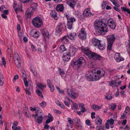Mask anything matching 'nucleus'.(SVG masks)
<instances>
[{
  "mask_svg": "<svg viewBox=\"0 0 130 130\" xmlns=\"http://www.w3.org/2000/svg\"><path fill=\"white\" fill-rule=\"evenodd\" d=\"M109 20L104 18L101 20L96 21L95 22V29L97 34L104 35L108 31L107 25Z\"/></svg>",
  "mask_w": 130,
  "mask_h": 130,
  "instance_id": "obj_1",
  "label": "nucleus"
},
{
  "mask_svg": "<svg viewBox=\"0 0 130 130\" xmlns=\"http://www.w3.org/2000/svg\"><path fill=\"white\" fill-rule=\"evenodd\" d=\"M105 73H102L100 70L96 71L94 69L87 72L86 75L87 78L89 81H93L98 80L101 77L104 76Z\"/></svg>",
  "mask_w": 130,
  "mask_h": 130,
  "instance_id": "obj_2",
  "label": "nucleus"
},
{
  "mask_svg": "<svg viewBox=\"0 0 130 130\" xmlns=\"http://www.w3.org/2000/svg\"><path fill=\"white\" fill-rule=\"evenodd\" d=\"M37 3L32 2L30 5L29 7L26 12L25 15L28 18L30 19L31 16L33 15L34 12L36 10L37 8Z\"/></svg>",
  "mask_w": 130,
  "mask_h": 130,
  "instance_id": "obj_3",
  "label": "nucleus"
},
{
  "mask_svg": "<svg viewBox=\"0 0 130 130\" xmlns=\"http://www.w3.org/2000/svg\"><path fill=\"white\" fill-rule=\"evenodd\" d=\"M116 37L114 35H109L107 37L108 41L107 48L109 50H112L113 44L115 40Z\"/></svg>",
  "mask_w": 130,
  "mask_h": 130,
  "instance_id": "obj_4",
  "label": "nucleus"
},
{
  "mask_svg": "<svg viewBox=\"0 0 130 130\" xmlns=\"http://www.w3.org/2000/svg\"><path fill=\"white\" fill-rule=\"evenodd\" d=\"M90 53H87L89 58L93 60H100L103 58V57L100 55L91 51Z\"/></svg>",
  "mask_w": 130,
  "mask_h": 130,
  "instance_id": "obj_5",
  "label": "nucleus"
},
{
  "mask_svg": "<svg viewBox=\"0 0 130 130\" xmlns=\"http://www.w3.org/2000/svg\"><path fill=\"white\" fill-rule=\"evenodd\" d=\"M84 63L85 65L86 64V63L85 59L83 57H80L76 61L73 62L71 63V65L73 66H75L77 69H78L80 68L82 66V64Z\"/></svg>",
  "mask_w": 130,
  "mask_h": 130,
  "instance_id": "obj_6",
  "label": "nucleus"
},
{
  "mask_svg": "<svg viewBox=\"0 0 130 130\" xmlns=\"http://www.w3.org/2000/svg\"><path fill=\"white\" fill-rule=\"evenodd\" d=\"M66 17L67 19V25L68 28L70 30L72 28L73 22H75L76 19L74 17H71L67 14H66Z\"/></svg>",
  "mask_w": 130,
  "mask_h": 130,
  "instance_id": "obj_7",
  "label": "nucleus"
},
{
  "mask_svg": "<svg viewBox=\"0 0 130 130\" xmlns=\"http://www.w3.org/2000/svg\"><path fill=\"white\" fill-rule=\"evenodd\" d=\"M32 23L34 26L39 28L42 24V21L40 17H36L33 19Z\"/></svg>",
  "mask_w": 130,
  "mask_h": 130,
  "instance_id": "obj_8",
  "label": "nucleus"
},
{
  "mask_svg": "<svg viewBox=\"0 0 130 130\" xmlns=\"http://www.w3.org/2000/svg\"><path fill=\"white\" fill-rule=\"evenodd\" d=\"M63 28V25L61 23H59L55 29V34L58 36H60L62 34L61 30Z\"/></svg>",
  "mask_w": 130,
  "mask_h": 130,
  "instance_id": "obj_9",
  "label": "nucleus"
},
{
  "mask_svg": "<svg viewBox=\"0 0 130 130\" xmlns=\"http://www.w3.org/2000/svg\"><path fill=\"white\" fill-rule=\"evenodd\" d=\"M78 36L79 38L82 40H84L86 38V33L84 28H83L81 29Z\"/></svg>",
  "mask_w": 130,
  "mask_h": 130,
  "instance_id": "obj_10",
  "label": "nucleus"
},
{
  "mask_svg": "<svg viewBox=\"0 0 130 130\" xmlns=\"http://www.w3.org/2000/svg\"><path fill=\"white\" fill-rule=\"evenodd\" d=\"M117 24L115 22L111 19L109 20L108 25L110 28L112 29H115Z\"/></svg>",
  "mask_w": 130,
  "mask_h": 130,
  "instance_id": "obj_11",
  "label": "nucleus"
},
{
  "mask_svg": "<svg viewBox=\"0 0 130 130\" xmlns=\"http://www.w3.org/2000/svg\"><path fill=\"white\" fill-rule=\"evenodd\" d=\"M71 55L68 52L64 53L62 57V60L64 63L68 61L70 59Z\"/></svg>",
  "mask_w": 130,
  "mask_h": 130,
  "instance_id": "obj_12",
  "label": "nucleus"
},
{
  "mask_svg": "<svg viewBox=\"0 0 130 130\" xmlns=\"http://www.w3.org/2000/svg\"><path fill=\"white\" fill-rule=\"evenodd\" d=\"M94 14L90 12V11L88 9L85 10L83 13V16L84 17H90L91 15H93Z\"/></svg>",
  "mask_w": 130,
  "mask_h": 130,
  "instance_id": "obj_13",
  "label": "nucleus"
},
{
  "mask_svg": "<svg viewBox=\"0 0 130 130\" xmlns=\"http://www.w3.org/2000/svg\"><path fill=\"white\" fill-rule=\"evenodd\" d=\"M114 58L118 62L124 60V59L123 58L121 57L120 56L119 53H117L115 54Z\"/></svg>",
  "mask_w": 130,
  "mask_h": 130,
  "instance_id": "obj_14",
  "label": "nucleus"
},
{
  "mask_svg": "<svg viewBox=\"0 0 130 130\" xmlns=\"http://www.w3.org/2000/svg\"><path fill=\"white\" fill-rule=\"evenodd\" d=\"M76 49V47L75 46H71L70 47L69 52H68L71 55L72 54V55H73L75 54Z\"/></svg>",
  "mask_w": 130,
  "mask_h": 130,
  "instance_id": "obj_15",
  "label": "nucleus"
},
{
  "mask_svg": "<svg viewBox=\"0 0 130 130\" xmlns=\"http://www.w3.org/2000/svg\"><path fill=\"white\" fill-rule=\"evenodd\" d=\"M41 32L43 35L44 38L46 37L49 38V33L45 29H42L41 30Z\"/></svg>",
  "mask_w": 130,
  "mask_h": 130,
  "instance_id": "obj_16",
  "label": "nucleus"
},
{
  "mask_svg": "<svg viewBox=\"0 0 130 130\" xmlns=\"http://www.w3.org/2000/svg\"><path fill=\"white\" fill-rule=\"evenodd\" d=\"M56 9V10L57 11L62 12L64 10V8L63 5L59 4L57 5Z\"/></svg>",
  "mask_w": 130,
  "mask_h": 130,
  "instance_id": "obj_17",
  "label": "nucleus"
},
{
  "mask_svg": "<svg viewBox=\"0 0 130 130\" xmlns=\"http://www.w3.org/2000/svg\"><path fill=\"white\" fill-rule=\"evenodd\" d=\"M67 93L69 96L75 98V93L73 92V91L70 89H68L67 91Z\"/></svg>",
  "mask_w": 130,
  "mask_h": 130,
  "instance_id": "obj_18",
  "label": "nucleus"
},
{
  "mask_svg": "<svg viewBox=\"0 0 130 130\" xmlns=\"http://www.w3.org/2000/svg\"><path fill=\"white\" fill-rule=\"evenodd\" d=\"M67 3L71 7L74 8L76 3L75 1L71 0L67 2Z\"/></svg>",
  "mask_w": 130,
  "mask_h": 130,
  "instance_id": "obj_19",
  "label": "nucleus"
},
{
  "mask_svg": "<svg viewBox=\"0 0 130 130\" xmlns=\"http://www.w3.org/2000/svg\"><path fill=\"white\" fill-rule=\"evenodd\" d=\"M100 40L96 38H93L92 39L91 41L92 44L95 46H97Z\"/></svg>",
  "mask_w": 130,
  "mask_h": 130,
  "instance_id": "obj_20",
  "label": "nucleus"
},
{
  "mask_svg": "<svg viewBox=\"0 0 130 130\" xmlns=\"http://www.w3.org/2000/svg\"><path fill=\"white\" fill-rule=\"evenodd\" d=\"M76 35L75 33H71L68 35V38L71 40H75V38Z\"/></svg>",
  "mask_w": 130,
  "mask_h": 130,
  "instance_id": "obj_21",
  "label": "nucleus"
},
{
  "mask_svg": "<svg viewBox=\"0 0 130 130\" xmlns=\"http://www.w3.org/2000/svg\"><path fill=\"white\" fill-rule=\"evenodd\" d=\"M42 117L41 115L40 116H38L37 118H35V122L38 123L39 124L41 123L43 120Z\"/></svg>",
  "mask_w": 130,
  "mask_h": 130,
  "instance_id": "obj_22",
  "label": "nucleus"
},
{
  "mask_svg": "<svg viewBox=\"0 0 130 130\" xmlns=\"http://www.w3.org/2000/svg\"><path fill=\"white\" fill-rule=\"evenodd\" d=\"M101 41H100L97 46L99 49L101 50H103L104 49L105 47V44H102L101 42Z\"/></svg>",
  "mask_w": 130,
  "mask_h": 130,
  "instance_id": "obj_23",
  "label": "nucleus"
},
{
  "mask_svg": "<svg viewBox=\"0 0 130 130\" xmlns=\"http://www.w3.org/2000/svg\"><path fill=\"white\" fill-rule=\"evenodd\" d=\"M50 14L51 16L54 18L55 20H57L58 19V18L57 17V13L55 11L53 10L51 11Z\"/></svg>",
  "mask_w": 130,
  "mask_h": 130,
  "instance_id": "obj_24",
  "label": "nucleus"
},
{
  "mask_svg": "<svg viewBox=\"0 0 130 130\" xmlns=\"http://www.w3.org/2000/svg\"><path fill=\"white\" fill-rule=\"evenodd\" d=\"M81 48L82 50L84 51V53L87 56V53H89L91 51L89 50V48L88 47L85 48L83 47H82Z\"/></svg>",
  "mask_w": 130,
  "mask_h": 130,
  "instance_id": "obj_25",
  "label": "nucleus"
},
{
  "mask_svg": "<svg viewBox=\"0 0 130 130\" xmlns=\"http://www.w3.org/2000/svg\"><path fill=\"white\" fill-rule=\"evenodd\" d=\"M38 33L39 32L37 31H35V32L32 31L31 33V36L33 37L37 38L39 36Z\"/></svg>",
  "mask_w": 130,
  "mask_h": 130,
  "instance_id": "obj_26",
  "label": "nucleus"
},
{
  "mask_svg": "<svg viewBox=\"0 0 130 130\" xmlns=\"http://www.w3.org/2000/svg\"><path fill=\"white\" fill-rule=\"evenodd\" d=\"M4 80L3 75L0 72V85L3 86L4 84Z\"/></svg>",
  "mask_w": 130,
  "mask_h": 130,
  "instance_id": "obj_27",
  "label": "nucleus"
},
{
  "mask_svg": "<svg viewBox=\"0 0 130 130\" xmlns=\"http://www.w3.org/2000/svg\"><path fill=\"white\" fill-rule=\"evenodd\" d=\"M36 113L37 114V116H40L41 115L43 116L44 115V113L43 111L40 110L38 109L36 112Z\"/></svg>",
  "mask_w": 130,
  "mask_h": 130,
  "instance_id": "obj_28",
  "label": "nucleus"
},
{
  "mask_svg": "<svg viewBox=\"0 0 130 130\" xmlns=\"http://www.w3.org/2000/svg\"><path fill=\"white\" fill-rule=\"evenodd\" d=\"M79 107H81L80 109L82 112H84L85 111V108L84 107V105L83 103H79Z\"/></svg>",
  "mask_w": 130,
  "mask_h": 130,
  "instance_id": "obj_29",
  "label": "nucleus"
},
{
  "mask_svg": "<svg viewBox=\"0 0 130 130\" xmlns=\"http://www.w3.org/2000/svg\"><path fill=\"white\" fill-rule=\"evenodd\" d=\"M37 86L39 89L42 90L43 88L46 87V85H43L42 84L40 83L37 85Z\"/></svg>",
  "mask_w": 130,
  "mask_h": 130,
  "instance_id": "obj_30",
  "label": "nucleus"
},
{
  "mask_svg": "<svg viewBox=\"0 0 130 130\" xmlns=\"http://www.w3.org/2000/svg\"><path fill=\"white\" fill-rule=\"evenodd\" d=\"M92 108L96 110H98L99 109H100V108L99 107V106H98L95 105L93 104L91 106Z\"/></svg>",
  "mask_w": 130,
  "mask_h": 130,
  "instance_id": "obj_31",
  "label": "nucleus"
},
{
  "mask_svg": "<svg viewBox=\"0 0 130 130\" xmlns=\"http://www.w3.org/2000/svg\"><path fill=\"white\" fill-rule=\"evenodd\" d=\"M97 121H96V123L97 125H101L102 124V120L100 118H97Z\"/></svg>",
  "mask_w": 130,
  "mask_h": 130,
  "instance_id": "obj_32",
  "label": "nucleus"
},
{
  "mask_svg": "<svg viewBox=\"0 0 130 130\" xmlns=\"http://www.w3.org/2000/svg\"><path fill=\"white\" fill-rule=\"evenodd\" d=\"M121 8L124 11H127L128 13L130 14V10L128 8H126V7H121Z\"/></svg>",
  "mask_w": 130,
  "mask_h": 130,
  "instance_id": "obj_33",
  "label": "nucleus"
},
{
  "mask_svg": "<svg viewBox=\"0 0 130 130\" xmlns=\"http://www.w3.org/2000/svg\"><path fill=\"white\" fill-rule=\"evenodd\" d=\"M75 121V123L76 124L79 125L80 123V121L79 119L78 118H75L74 119Z\"/></svg>",
  "mask_w": 130,
  "mask_h": 130,
  "instance_id": "obj_34",
  "label": "nucleus"
},
{
  "mask_svg": "<svg viewBox=\"0 0 130 130\" xmlns=\"http://www.w3.org/2000/svg\"><path fill=\"white\" fill-rule=\"evenodd\" d=\"M58 71L59 72V74L61 76V77H62L63 75L65 74L64 71L63 70H61V69H59Z\"/></svg>",
  "mask_w": 130,
  "mask_h": 130,
  "instance_id": "obj_35",
  "label": "nucleus"
},
{
  "mask_svg": "<svg viewBox=\"0 0 130 130\" xmlns=\"http://www.w3.org/2000/svg\"><path fill=\"white\" fill-rule=\"evenodd\" d=\"M36 92L37 94L39 96H40L42 98H43V95H42V92H41L39 90H37L36 91Z\"/></svg>",
  "mask_w": 130,
  "mask_h": 130,
  "instance_id": "obj_36",
  "label": "nucleus"
},
{
  "mask_svg": "<svg viewBox=\"0 0 130 130\" xmlns=\"http://www.w3.org/2000/svg\"><path fill=\"white\" fill-rule=\"evenodd\" d=\"M23 80L25 86L27 87L28 85V82L26 78L25 77H24Z\"/></svg>",
  "mask_w": 130,
  "mask_h": 130,
  "instance_id": "obj_37",
  "label": "nucleus"
},
{
  "mask_svg": "<svg viewBox=\"0 0 130 130\" xmlns=\"http://www.w3.org/2000/svg\"><path fill=\"white\" fill-rule=\"evenodd\" d=\"M60 50L62 51L63 52L64 51H66L67 50V49L65 47L64 45H61L60 47Z\"/></svg>",
  "mask_w": 130,
  "mask_h": 130,
  "instance_id": "obj_38",
  "label": "nucleus"
},
{
  "mask_svg": "<svg viewBox=\"0 0 130 130\" xmlns=\"http://www.w3.org/2000/svg\"><path fill=\"white\" fill-rule=\"evenodd\" d=\"M105 98L108 101L110 100L112 98V96L110 94H108L105 97Z\"/></svg>",
  "mask_w": 130,
  "mask_h": 130,
  "instance_id": "obj_39",
  "label": "nucleus"
},
{
  "mask_svg": "<svg viewBox=\"0 0 130 130\" xmlns=\"http://www.w3.org/2000/svg\"><path fill=\"white\" fill-rule=\"evenodd\" d=\"M48 86L50 89L51 91V92H53L54 90V86L52 84L51 85H49V86Z\"/></svg>",
  "mask_w": 130,
  "mask_h": 130,
  "instance_id": "obj_40",
  "label": "nucleus"
},
{
  "mask_svg": "<svg viewBox=\"0 0 130 130\" xmlns=\"http://www.w3.org/2000/svg\"><path fill=\"white\" fill-rule=\"evenodd\" d=\"M40 105L42 108L44 107L46 105V102L43 101L40 104Z\"/></svg>",
  "mask_w": 130,
  "mask_h": 130,
  "instance_id": "obj_41",
  "label": "nucleus"
},
{
  "mask_svg": "<svg viewBox=\"0 0 130 130\" xmlns=\"http://www.w3.org/2000/svg\"><path fill=\"white\" fill-rule=\"evenodd\" d=\"M107 121L108 123H109L110 125H112L113 124L114 120L113 119H111L110 120H108Z\"/></svg>",
  "mask_w": 130,
  "mask_h": 130,
  "instance_id": "obj_42",
  "label": "nucleus"
},
{
  "mask_svg": "<svg viewBox=\"0 0 130 130\" xmlns=\"http://www.w3.org/2000/svg\"><path fill=\"white\" fill-rule=\"evenodd\" d=\"M15 64L18 68H20V67L21 62H15Z\"/></svg>",
  "mask_w": 130,
  "mask_h": 130,
  "instance_id": "obj_43",
  "label": "nucleus"
},
{
  "mask_svg": "<svg viewBox=\"0 0 130 130\" xmlns=\"http://www.w3.org/2000/svg\"><path fill=\"white\" fill-rule=\"evenodd\" d=\"M32 0H21L22 2L23 3H27L31 2Z\"/></svg>",
  "mask_w": 130,
  "mask_h": 130,
  "instance_id": "obj_44",
  "label": "nucleus"
},
{
  "mask_svg": "<svg viewBox=\"0 0 130 130\" xmlns=\"http://www.w3.org/2000/svg\"><path fill=\"white\" fill-rule=\"evenodd\" d=\"M64 104L68 107H69V105L70 104V102H68V101H64Z\"/></svg>",
  "mask_w": 130,
  "mask_h": 130,
  "instance_id": "obj_45",
  "label": "nucleus"
},
{
  "mask_svg": "<svg viewBox=\"0 0 130 130\" xmlns=\"http://www.w3.org/2000/svg\"><path fill=\"white\" fill-rule=\"evenodd\" d=\"M12 128L13 130H20L21 129V127L19 126H18L17 127H14L13 126H12Z\"/></svg>",
  "mask_w": 130,
  "mask_h": 130,
  "instance_id": "obj_46",
  "label": "nucleus"
},
{
  "mask_svg": "<svg viewBox=\"0 0 130 130\" xmlns=\"http://www.w3.org/2000/svg\"><path fill=\"white\" fill-rule=\"evenodd\" d=\"M68 38V36H65L63 37L61 39V41H63L64 40H65L66 41H68L67 38Z\"/></svg>",
  "mask_w": 130,
  "mask_h": 130,
  "instance_id": "obj_47",
  "label": "nucleus"
},
{
  "mask_svg": "<svg viewBox=\"0 0 130 130\" xmlns=\"http://www.w3.org/2000/svg\"><path fill=\"white\" fill-rule=\"evenodd\" d=\"M48 117L49 118L51 119V121H53V117L50 113H49L48 114Z\"/></svg>",
  "mask_w": 130,
  "mask_h": 130,
  "instance_id": "obj_48",
  "label": "nucleus"
},
{
  "mask_svg": "<svg viewBox=\"0 0 130 130\" xmlns=\"http://www.w3.org/2000/svg\"><path fill=\"white\" fill-rule=\"evenodd\" d=\"M112 2L113 4L117 7H119L120 6L116 2H113L112 1L110 0Z\"/></svg>",
  "mask_w": 130,
  "mask_h": 130,
  "instance_id": "obj_49",
  "label": "nucleus"
},
{
  "mask_svg": "<svg viewBox=\"0 0 130 130\" xmlns=\"http://www.w3.org/2000/svg\"><path fill=\"white\" fill-rule=\"evenodd\" d=\"M25 91L26 94H28V95H31V92H30V91L28 90V89L26 88L25 90Z\"/></svg>",
  "mask_w": 130,
  "mask_h": 130,
  "instance_id": "obj_50",
  "label": "nucleus"
},
{
  "mask_svg": "<svg viewBox=\"0 0 130 130\" xmlns=\"http://www.w3.org/2000/svg\"><path fill=\"white\" fill-rule=\"evenodd\" d=\"M73 107L75 109H77L78 107V105L76 103H74L73 104Z\"/></svg>",
  "mask_w": 130,
  "mask_h": 130,
  "instance_id": "obj_51",
  "label": "nucleus"
},
{
  "mask_svg": "<svg viewBox=\"0 0 130 130\" xmlns=\"http://www.w3.org/2000/svg\"><path fill=\"white\" fill-rule=\"evenodd\" d=\"M68 121L69 123L70 124H72V123L73 122V120H71V118H68Z\"/></svg>",
  "mask_w": 130,
  "mask_h": 130,
  "instance_id": "obj_52",
  "label": "nucleus"
},
{
  "mask_svg": "<svg viewBox=\"0 0 130 130\" xmlns=\"http://www.w3.org/2000/svg\"><path fill=\"white\" fill-rule=\"evenodd\" d=\"M47 84L48 86H49V85H52V84L51 83V81L50 79H48L47 80Z\"/></svg>",
  "mask_w": 130,
  "mask_h": 130,
  "instance_id": "obj_53",
  "label": "nucleus"
},
{
  "mask_svg": "<svg viewBox=\"0 0 130 130\" xmlns=\"http://www.w3.org/2000/svg\"><path fill=\"white\" fill-rule=\"evenodd\" d=\"M19 78V76L18 75L16 74L14 76L13 79V80L14 82H15L16 80L17 79Z\"/></svg>",
  "mask_w": 130,
  "mask_h": 130,
  "instance_id": "obj_54",
  "label": "nucleus"
},
{
  "mask_svg": "<svg viewBox=\"0 0 130 130\" xmlns=\"http://www.w3.org/2000/svg\"><path fill=\"white\" fill-rule=\"evenodd\" d=\"M117 84V82L114 81H112L110 82V85L111 86H112V85L113 84H115L116 86H118V85H117L116 84Z\"/></svg>",
  "mask_w": 130,
  "mask_h": 130,
  "instance_id": "obj_55",
  "label": "nucleus"
},
{
  "mask_svg": "<svg viewBox=\"0 0 130 130\" xmlns=\"http://www.w3.org/2000/svg\"><path fill=\"white\" fill-rule=\"evenodd\" d=\"M2 62L3 63V64L4 65H5L6 63V62L5 60V58L4 57H3L2 58Z\"/></svg>",
  "mask_w": 130,
  "mask_h": 130,
  "instance_id": "obj_56",
  "label": "nucleus"
},
{
  "mask_svg": "<svg viewBox=\"0 0 130 130\" xmlns=\"http://www.w3.org/2000/svg\"><path fill=\"white\" fill-rule=\"evenodd\" d=\"M54 112L57 114H60L61 113V112L60 111L57 110H54Z\"/></svg>",
  "mask_w": 130,
  "mask_h": 130,
  "instance_id": "obj_57",
  "label": "nucleus"
},
{
  "mask_svg": "<svg viewBox=\"0 0 130 130\" xmlns=\"http://www.w3.org/2000/svg\"><path fill=\"white\" fill-rule=\"evenodd\" d=\"M31 71L34 74L35 76V77L37 76V73L36 71L35 70L33 71L32 69L31 70Z\"/></svg>",
  "mask_w": 130,
  "mask_h": 130,
  "instance_id": "obj_58",
  "label": "nucleus"
},
{
  "mask_svg": "<svg viewBox=\"0 0 130 130\" xmlns=\"http://www.w3.org/2000/svg\"><path fill=\"white\" fill-rule=\"evenodd\" d=\"M90 121L88 119L86 121V124L87 125L89 126L90 125Z\"/></svg>",
  "mask_w": 130,
  "mask_h": 130,
  "instance_id": "obj_59",
  "label": "nucleus"
},
{
  "mask_svg": "<svg viewBox=\"0 0 130 130\" xmlns=\"http://www.w3.org/2000/svg\"><path fill=\"white\" fill-rule=\"evenodd\" d=\"M19 57V56L16 57L17 60L15 61V62H21L20 58L19 57Z\"/></svg>",
  "mask_w": 130,
  "mask_h": 130,
  "instance_id": "obj_60",
  "label": "nucleus"
},
{
  "mask_svg": "<svg viewBox=\"0 0 130 130\" xmlns=\"http://www.w3.org/2000/svg\"><path fill=\"white\" fill-rule=\"evenodd\" d=\"M113 9L116 11H117L118 12H120V10L117 8L116 7H113Z\"/></svg>",
  "mask_w": 130,
  "mask_h": 130,
  "instance_id": "obj_61",
  "label": "nucleus"
},
{
  "mask_svg": "<svg viewBox=\"0 0 130 130\" xmlns=\"http://www.w3.org/2000/svg\"><path fill=\"white\" fill-rule=\"evenodd\" d=\"M18 113L19 114V118H20L21 117L22 114L19 110H18Z\"/></svg>",
  "mask_w": 130,
  "mask_h": 130,
  "instance_id": "obj_62",
  "label": "nucleus"
},
{
  "mask_svg": "<svg viewBox=\"0 0 130 130\" xmlns=\"http://www.w3.org/2000/svg\"><path fill=\"white\" fill-rule=\"evenodd\" d=\"M13 8L14 9L15 11L17 13V12L19 11V9L17 8H15V6H13Z\"/></svg>",
  "mask_w": 130,
  "mask_h": 130,
  "instance_id": "obj_63",
  "label": "nucleus"
},
{
  "mask_svg": "<svg viewBox=\"0 0 130 130\" xmlns=\"http://www.w3.org/2000/svg\"><path fill=\"white\" fill-rule=\"evenodd\" d=\"M95 113L94 112H92L91 113V117L92 119H93V118H95L94 115H95Z\"/></svg>",
  "mask_w": 130,
  "mask_h": 130,
  "instance_id": "obj_64",
  "label": "nucleus"
}]
</instances>
